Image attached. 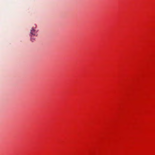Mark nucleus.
<instances>
[{"instance_id": "1", "label": "nucleus", "mask_w": 155, "mask_h": 155, "mask_svg": "<svg viewBox=\"0 0 155 155\" xmlns=\"http://www.w3.org/2000/svg\"><path fill=\"white\" fill-rule=\"evenodd\" d=\"M37 31L35 28H32L30 30L31 35L37 36Z\"/></svg>"}, {"instance_id": "2", "label": "nucleus", "mask_w": 155, "mask_h": 155, "mask_svg": "<svg viewBox=\"0 0 155 155\" xmlns=\"http://www.w3.org/2000/svg\"><path fill=\"white\" fill-rule=\"evenodd\" d=\"M31 41H33L34 40V39H33V40L32 39V38H31Z\"/></svg>"}]
</instances>
